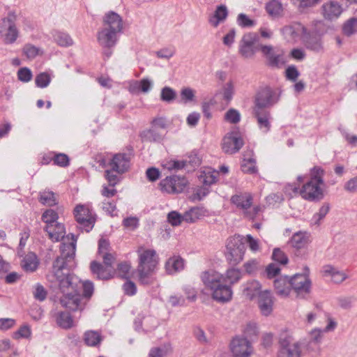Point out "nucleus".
I'll list each match as a JSON object with an SVG mask.
<instances>
[{
	"mask_svg": "<svg viewBox=\"0 0 357 357\" xmlns=\"http://www.w3.org/2000/svg\"><path fill=\"white\" fill-rule=\"evenodd\" d=\"M254 115L261 130L267 132L271 128L270 113L264 109H254Z\"/></svg>",
	"mask_w": 357,
	"mask_h": 357,
	"instance_id": "b1692460",
	"label": "nucleus"
},
{
	"mask_svg": "<svg viewBox=\"0 0 357 357\" xmlns=\"http://www.w3.org/2000/svg\"><path fill=\"white\" fill-rule=\"evenodd\" d=\"M310 269L305 268V273H297L290 277L291 290L294 291L298 297L305 298L310 293L312 282L309 278Z\"/></svg>",
	"mask_w": 357,
	"mask_h": 357,
	"instance_id": "6e6552de",
	"label": "nucleus"
},
{
	"mask_svg": "<svg viewBox=\"0 0 357 357\" xmlns=\"http://www.w3.org/2000/svg\"><path fill=\"white\" fill-rule=\"evenodd\" d=\"M31 330L29 325H23L22 326L18 331H17L15 334L14 337L15 338H29L31 337Z\"/></svg>",
	"mask_w": 357,
	"mask_h": 357,
	"instance_id": "052dcab7",
	"label": "nucleus"
},
{
	"mask_svg": "<svg viewBox=\"0 0 357 357\" xmlns=\"http://www.w3.org/2000/svg\"><path fill=\"white\" fill-rule=\"evenodd\" d=\"M257 40V36L254 33H248L243 35L239 43L238 52L241 56L245 59H250L256 52L255 44Z\"/></svg>",
	"mask_w": 357,
	"mask_h": 357,
	"instance_id": "ddd939ff",
	"label": "nucleus"
},
{
	"mask_svg": "<svg viewBox=\"0 0 357 357\" xmlns=\"http://www.w3.org/2000/svg\"><path fill=\"white\" fill-rule=\"evenodd\" d=\"M243 145V139L237 132L227 134L222 140V148L225 153L233 154L238 152Z\"/></svg>",
	"mask_w": 357,
	"mask_h": 357,
	"instance_id": "2eb2a0df",
	"label": "nucleus"
},
{
	"mask_svg": "<svg viewBox=\"0 0 357 357\" xmlns=\"http://www.w3.org/2000/svg\"><path fill=\"white\" fill-rule=\"evenodd\" d=\"M259 50L267 60V63L272 68H280L284 63L282 50L271 45H260Z\"/></svg>",
	"mask_w": 357,
	"mask_h": 357,
	"instance_id": "f8f14e48",
	"label": "nucleus"
},
{
	"mask_svg": "<svg viewBox=\"0 0 357 357\" xmlns=\"http://www.w3.org/2000/svg\"><path fill=\"white\" fill-rule=\"evenodd\" d=\"M141 137L143 142H158L162 139V135L154 129L144 131L141 134Z\"/></svg>",
	"mask_w": 357,
	"mask_h": 357,
	"instance_id": "4c0bfd02",
	"label": "nucleus"
},
{
	"mask_svg": "<svg viewBox=\"0 0 357 357\" xmlns=\"http://www.w3.org/2000/svg\"><path fill=\"white\" fill-rule=\"evenodd\" d=\"M58 218V214L52 209L45 211L42 215V220L47 225L59 224V222L56 221Z\"/></svg>",
	"mask_w": 357,
	"mask_h": 357,
	"instance_id": "09e8293b",
	"label": "nucleus"
},
{
	"mask_svg": "<svg viewBox=\"0 0 357 357\" xmlns=\"http://www.w3.org/2000/svg\"><path fill=\"white\" fill-rule=\"evenodd\" d=\"M184 268V261L179 256L170 257L165 264L166 271L169 274H174Z\"/></svg>",
	"mask_w": 357,
	"mask_h": 357,
	"instance_id": "c85d7f7f",
	"label": "nucleus"
},
{
	"mask_svg": "<svg viewBox=\"0 0 357 357\" xmlns=\"http://www.w3.org/2000/svg\"><path fill=\"white\" fill-rule=\"evenodd\" d=\"M321 10L324 18L328 20L337 18L342 12V6L339 3L333 1L324 3Z\"/></svg>",
	"mask_w": 357,
	"mask_h": 357,
	"instance_id": "4be33fe9",
	"label": "nucleus"
},
{
	"mask_svg": "<svg viewBox=\"0 0 357 357\" xmlns=\"http://www.w3.org/2000/svg\"><path fill=\"white\" fill-rule=\"evenodd\" d=\"M22 52L27 59H33L40 53V50L38 47L28 43L24 46Z\"/></svg>",
	"mask_w": 357,
	"mask_h": 357,
	"instance_id": "8fccbe9b",
	"label": "nucleus"
},
{
	"mask_svg": "<svg viewBox=\"0 0 357 357\" xmlns=\"http://www.w3.org/2000/svg\"><path fill=\"white\" fill-rule=\"evenodd\" d=\"M204 284L212 291V298L219 302H227L231 299L232 290L230 286L223 284V275L213 271H206L202 273Z\"/></svg>",
	"mask_w": 357,
	"mask_h": 357,
	"instance_id": "7ed1b4c3",
	"label": "nucleus"
},
{
	"mask_svg": "<svg viewBox=\"0 0 357 357\" xmlns=\"http://www.w3.org/2000/svg\"><path fill=\"white\" fill-rule=\"evenodd\" d=\"M300 345L280 348L278 357H300Z\"/></svg>",
	"mask_w": 357,
	"mask_h": 357,
	"instance_id": "e433bc0d",
	"label": "nucleus"
},
{
	"mask_svg": "<svg viewBox=\"0 0 357 357\" xmlns=\"http://www.w3.org/2000/svg\"><path fill=\"white\" fill-rule=\"evenodd\" d=\"M39 200L43 204L50 206H54L57 204L56 195L52 191L45 190L40 192Z\"/></svg>",
	"mask_w": 357,
	"mask_h": 357,
	"instance_id": "58836bf2",
	"label": "nucleus"
},
{
	"mask_svg": "<svg viewBox=\"0 0 357 357\" xmlns=\"http://www.w3.org/2000/svg\"><path fill=\"white\" fill-rule=\"evenodd\" d=\"M185 165L186 162L184 160H170L162 163V167L169 171L182 169Z\"/></svg>",
	"mask_w": 357,
	"mask_h": 357,
	"instance_id": "a18cd8bd",
	"label": "nucleus"
},
{
	"mask_svg": "<svg viewBox=\"0 0 357 357\" xmlns=\"http://www.w3.org/2000/svg\"><path fill=\"white\" fill-rule=\"evenodd\" d=\"M243 294L250 301L257 298L263 291L261 283L256 280H251L243 284Z\"/></svg>",
	"mask_w": 357,
	"mask_h": 357,
	"instance_id": "412c9836",
	"label": "nucleus"
},
{
	"mask_svg": "<svg viewBox=\"0 0 357 357\" xmlns=\"http://www.w3.org/2000/svg\"><path fill=\"white\" fill-rule=\"evenodd\" d=\"M51 81L50 75L47 73H41L38 74L35 79L36 84L38 87H47Z\"/></svg>",
	"mask_w": 357,
	"mask_h": 357,
	"instance_id": "864d4df0",
	"label": "nucleus"
},
{
	"mask_svg": "<svg viewBox=\"0 0 357 357\" xmlns=\"http://www.w3.org/2000/svg\"><path fill=\"white\" fill-rule=\"evenodd\" d=\"M242 171L248 174H255L257 172L256 160L253 158L252 151H249L243 155L241 165Z\"/></svg>",
	"mask_w": 357,
	"mask_h": 357,
	"instance_id": "7c9ffc66",
	"label": "nucleus"
},
{
	"mask_svg": "<svg viewBox=\"0 0 357 357\" xmlns=\"http://www.w3.org/2000/svg\"><path fill=\"white\" fill-rule=\"evenodd\" d=\"M231 202L243 213L252 206L253 196L250 192H238L231 196Z\"/></svg>",
	"mask_w": 357,
	"mask_h": 357,
	"instance_id": "a211bd4d",
	"label": "nucleus"
},
{
	"mask_svg": "<svg viewBox=\"0 0 357 357\" xmlns=\"http://www.w3.org/2000/svg\"><path fill=\"white\" fill-rule=\"evenodd\" d=\"M130 157L126 153H117L109 162L112 170L119 174L128 171L130 167Z\"/></svg>",
	"mask_w": 357,
	"mask_h": 357,
	"instance_id": "6ab92c4d",
	"label": "nucleus"
},
{
	"mask_svg": "<svg viewBox=\"0 0 357 357\" xmlns=\"http://www.w3.org/2000/svg\"><path fill=\"white\" fill-rule=\"evenodd\" d=\"M300 29V24H292L284 26L281 29V32L286 38V40H287L288 41H292L294 40L299 35Z\"/></svg>",
	"mask_w": 357,
	"mask_h": 357,
	"instance_id": "72a5a7b5",
	"label": "nucleus"
},
{
	"mask_svg": "<svg viewBox=\"0 0 357 357\" xmlns=\"http://www.w3.org/2000/svg\"><path fill=\"white\" fill-rule=\"evenodd\" d=\"M188 182L185 177L179 176H167L160 181L159 186L162 192L169 194H178L182 192Z\"/></svg>",
	"mask_w": 357,
	"mask_h": 357,
	"instance_id": "1a4fd4ad",
	"label": "nucleus"
},
{
	"mask_svg": "<svg viewBox=\"0 0 357 357\" xmlns=\"http://www.w3.org/2000/svg\"><path fill=\"white\" fill-rule=\"evenodd\" d=\"M91 270L92 273L100 280H109L112 277L114 273L113 268L104 267L101 264L95 261L91 263Z\"/></svg>",
	"mask_w": 357,
	"mask_h": 357,
	"instance_id": "393cba45",
	"label": "nucleus"
},
{
	"mask_svg": "<svg viewBox=\"0 0 357 357\" xmlns=\"http://www.w3.org/2000/svg\"><path fill=\"white\" fill-rule=\"evenodd\" d=\"M102 208L107 213L111 216H114V213L116 209V203L114 201H110L104 199L102 202Z\"/></svg>",
	"mask_w": 357,
	"mask_h": 357,
	"instance_id": "680f3d73",
	"label": "nucleus"
},
{
	"mask_svg": "<svg viewBox=\"0 0 357 357\" xmlns=\"http://www.w3.org/2000/svg\"><path fill=\"white\" fill-rule=\"evenodd\" d=\"M245 252V243L241 236L234 235L227 239L225 257L231 265L239 264L243 259Z\"/></svg>",
	"mask_w": 357,
	"mask_h": 357,
	"instance_id": "423d86ee",
	"label": "nucleus"
},
{
	"mask_svg": "<svg viewBox=\"0 0 357 357\" xmlns=\"http://www.w3.org/2000/svg\"><path fill=\"white\" fill-rule=\"evenodd\" d=\"M218 173L217 172H211V171L204 172L201 175L203 183L206 185H211L216 182Z\"/></svg>",
	"mask_w": 357,
	"mask_h": 357,
	"instance_id": "4d7b16f0",
	"label": "nucleus"
},
{
	"mask_svg": "<svg viewBox=\"0 0 357 357\" xmlns=\"http://www.w3.org/2000/svg\"><path fill=\"white\" fill-rule=\"evenodd\" d=\"M228 10L225 5L218 6L214 14L209 18V23L213 27H217L219 24L223 22L227 17Z\"/></svg>",
	"mask_w": 357,
	"mask_h": 357,
	"instance_id": "cd10ccee",
	"label": "nucleus"
},
{
	"mask_svg": "<svg viewBox=\"0 0 357 357\" xmlns=\"http://www.w3.org/2000/svg\"><path fill=\"white\" fill-rule=\"evenodd\" d=\"M258 307L264 316H268L273 309V296L269 290H264L257 297Z\"/></svg>",
	"mask_w": 357,
	"mask_h": 357,
	"instance_id": "dca6fc26",
	"label": "nucleus"
},
{
	"mask_svg": "<svg viewBox=\"0 0 357 357\" xmlns=\"http://www.w3.org/2000/svg\"><path fill=\"white\" fill-rule=\"evenodd\" d=\"M123 30V20L119 15L111 11L103 17L102 28L98 32L97 39L103 48L111 49L116 44L118 33Z\"/></svg>",
	"mask_w": 357,
	"mask_h": 357,
	"instance_id": "f03ea898",
	"label": "nucleus"
},
{
	"mask_svg": "<svg viewBox=\"0 0 357 357\" xmlns=\"http://www.w3.org/2000/svg\"><path fill=\"white\" fill-rule=\"evenodd\" d=\"M17 15L12 12L0 21V35L6 44L14 43L19 37L20 31L16 26Z\"/></svg>",
	"mask_w": 357,
	"mask_h": 357,
	"instance_id": "0eeeda50",
	"label": "nucleus"
},
{
	"mask_svg": "<svg viewBox=\"0 0 357 357\" xmlns=\"http://www.w3.org/2000/svg\"><path fill=\"white\" fill-rule=\"evenodd\" d=\"M225 119L231 123L236 124L241 120L240 113L235 109H229L225 114Z\"/></svg>",
	"mask_w": 357,
	"mask_h": 357,
	"instance_id": "6e6d98bb",
	"label": "nucleus"
},
{
	"mask_svg": "<svg viewBox=\"0 0 357 357\" xmlns=\"http://www.w3.org/2000/svg\"><path fill=\"white\" fill-rule=\"evenodd\" d=\"M311 242L310 234L307 231H299L293 234L289 243L296 250L305 248Z\"/></svg>",
	"mask_w": 357,
	"mask_h": 357,
	"instance_id": "aec40b11",
	"label": "nucleus"
},
{
	"mask_svg": "<svg viewBox=\"0 0 357 357\" xmlns=\"http://www.w3.org/2000/svg\"><path fill=\"white\" fill-rule=\"evenodd\" d=\"M322 272L324 276H330L335 283H341L344 281L347 275L342 271L337 270L331 265H326L323 267Z\"/></svg>",
	"mask_w": 357,
	"mask_h": 357,
	"instance_id": "a878e982",
	"label": "nucleus"
},
{
	"mask_svg": "<svg viewBox=\"0 0 357 357\" xmlns=\"http://www.w3.org/2000/svg\"><path fill=\"white\" fill-rule=\"evenodd\" d=\"M34 298L40 301H43L47 297V291L40 284H38L35 287V291H33Z\"/></svg>",
	"mask_w": 357,
	"mask_h": 357,
	"instance_id": "69168bd1",
	"label": "nucleus"
},
{
	"mask_svg": "<svg viewBox=\"0 0 357 357\" xmlns=\"http://www.w3.org/2000/svg\"><path fill=\"white\" fill-rule=\"evenodd\" d=\"M267 13L273 17H280L283 14V6L279 0H271L266 4Z\"/></svg>",
	"mask_w": 357,
	"mask_h": 357,
	"instance_id": "2f4dec72",
	"label": "nucleus"
},
{
	"mask_svg": "<svg viewBox=\"0 0 357 357\" xmlns=\"http://www.w3.org/2000/svg\"><path fill=\"white\" fill-rule=\"evenodd\" d=\"M202 215V210L198 207L192 208L183 215V221L189 223L195 222Z\"/></svg>",
	"mask_w": 357,
	"mask_h": 357,
	"instance_id": "ea45409f",
	"label": "nucleus"
},
{
	"mask_svg": "<svg viewBox=\"0 0 357 357\" xmlns=\"http://www.w3.org/2000/svg\"><path fill=\"white\" fill-rule=\"evenodd\" d=\"M45 230L52 241L63 242L61 246V255L53 263L52 272L59 282L61 289L68 287L71 282L69 279V269L73 266V261L75 255L76 239L73 235L64 238L66 230L61 223L46 225Z\"/></svg>",
	"mask_w": 357,
	"mask_h": 357,
	"instance_id": "f257e3e1",
	"label": "nucleus"
},
{
	"mask_svg": "<svg viewBox=\"0 0 357 357\" xmlns=\"http://www.w3.org/2000/svg\"><path fill=\"white\" fill-rule=\"evenodd\" d=\"M56 43L61 46H70L73 45V40L70 36L66 33L56 32L54 36Z\"/></svg>",
	"mask_w": 357,
	"mask_h": 357,
	"instance_id": "c03bdc74",
	"label": "nucleus"
},
{
	"mask_svg": "<svg viewBox=\"0 0 357 357\" xmlns=\"http://www.w3.org/2000/svg\"><path fill=\"white\" fill-rule=\"evenodd\" d=\"M280 268L275 263L269 264L265 268L264 274L268 279H275L280 277Z\"/></svg>",
	"mask_w": 357,
	"mask_h": 357,
	"instance_id": "37998d69",
	"label": "nucleus"
},
{
	"mask_svg": "<svg viewBox=\"0 0 357 357\" xmlns=\"http://www.w3.org/2000/svg\"><path fill=\"white\" fill-rule=\"evenodd\" d=\"M237 22L238 25L242 27H250L255 24V22L243 13H241L238 15Z\"/></svg>",
	"mask_w": 357,
	"mask_h": 357,
	"instance_id": "338daca9",
	"label": "nucleus"
},
{
	"mask_svg": "<svg viewBox=\"0 0 357 357\" xmlns=\"http://www.w3.org/2000/svg\"><path fill=\"white\" fill-rule=\"evenodd\" d=\"M139 265L137 271L140 281L146 282L148 276L154 271L158 264L156 252L154 250H144L140 248L137 250Z\"/></svg>",
	"mask_w": 357,
	"mask_h": 357,
	"instance_id": "39448f33",
	"label": "nucleus"
},
{
	"mask_svg": "<svg viewBox=\"0 0 357 357\" xmlns=\"http://www.w3.org/2000/svg\"><path fill=\"white\" fill-rule=\"evenodd\" d=\"M262 212V208L259 205H256L254 206H251L249 209L245 210L243 215L244 218H248L249 220H254L257 218L259 214Z\"/></svg>",
	"mask_w": 357,
	"mask_h": 357,
	"instance_id": "603ef678",
	"label": "nucleus"
},
{
	"mask_svg": "<svg viewBox=\"0 0 357 357\" xmlns=\"http://www.w3.org/2000/svg\"><path fill=\"white\" fill-rule=\"evenodd\" d=\"M39 265L37 256L33 252L28 253L22 260L21 266L26 272L35 271Z\"/></svg>",
	"mask_w": 357,
	"mask_h": 357,
	"instance_id": "c756f323",
	"label": "nucleus"
},
{
	"mask_svg": "<svg viewBox=\"0 0 357 357\" xmlns=\"http://www.w3.org/2000/svg\"><path fill=\"white\" fill-rule=\"evenodd\" d=\"M243 268L246 273L252 275H255L258 272L261 266L258 260L251 259L243 264Z\"/></svg>",
	"mask_w": 357,
	"mask_h": 357,
	"instance_id": "79ce46f5",
	"label": "nucleus"
},
{
	"mask_svg": "<svg viewBox=\"0 0 357 357\" xmlns=\"http://www.w3.org/2000/svg\"><path fill=\"white\" fill-rule=\"evenodd\" d=\"M273 259L280 264L285 265L288 263L289 259L286 254L280 248H275L272 255Z\"/></svg>",
	"mask_w": 357,
	"mask_h": 357,
	"instance_id": "5fc2aeb1",
	"label": "nucleus"
},
{
	"mask_svg": "<svg viewBox=\"0 0 357 357\" xmlns=\"http://www.w3.org/2000/svg\"><path fill=\"white\" fill-rule=\"evenodd\" d=\"M167 220L172 226H178L183 221V215L176 211H171L167 215Z\"/></svg>",
	"mask_w": 357,
	"mask_h": 357,
	"instance_id": "bf43d9fd",
	"label": "nucleus"
},
{
	"mask_svg": "<svg viewBox=\"0 0 357 357\" xmlns=\"http://www.w3.org/2000/svg\"><path fill=\"white\" fill-rule=\"evenodd\" d=\"M176 93L173 89L169 86H165L162 89L160 93V99L162 101L171 102L176 99Z\"/></svg>",
	"mask_w": 357,
	"mask_h": 357,
	"instance_id": "49530a36",
	"label": "nucleus"
},
{
	"mask_svg": "<svg viewBox=\"0 0 357 357\" xmlns=\"http://www.w3.org/2000/svg\"><path fill=\"white\" fill-rule=\"evenodd\" d=\"M181 98L185 103L191 102L195 98V91L190 88H183L181 91Z\"/></svg>",
	"mask_w": 357,
	"mask_h": 357,
	"instance_id": "0e129e2a",
	"label": "nucleus"
},
{
	"mask_svg": "<svg viewBox=\"0 0 357 357\" xmlns=\"http://www.w3.org/2000/svg\"><path fill=\"white\" fill-rule=\"evenodd\" d=\"M81 296L79 294H67L60 299V303L64 307L71 310H82Z\"/></svg>",
	"mask_w": 357,
	"mask_h": 357,
	"instance_id": "5701e85b",
	"label": "nucleus"
},
{
	"mask_svg": "<svg viewBox=\"0 0 357 357\" xmlns=\"http://www.w3.org/2000/svg\"><path fill=\"white\" fill-rule=\"evenodd\" d=\"M324 169L319 167H314L311 169L310 180L304 184L299 190V193L303 199L316 201L323 198V190L320 185L324 184Z\"/></svg>",
	"mask_w": 357,
	"mask_h": 357,
	"instance_id": "20e7f679",
	"label": "nucleus"
},
{
	"mask_svg": "<svg viewBox=\"0 0 357 357\" xmlns=\"http://www.w3.org/2000/svg\"><path fill=\"white\" fill-rule=\"evenodd\" d=\"M330 208L331 206L328 203H324L319 209V211L313 215L312 218V224L317 226L320 225L321 221L329 212Z\"/></svg>",
	"mask_w": 357,
	"mask_h": 357,
	"instance_id": "c9c22d12",
	"label": "nucleus"
},
{
	"mask_svg": "<svg viewBox=\"0 0 357 357\" xmlns=\"http://www.w3.org/2000/svg\"><path fill=\"white\" fill-rule=\"evenodd\" d=\"M343 32L348 36L357 32V19L349 20L343 26Z\"/></svg>",
	"mask_w": 357,
	"mask_h": 357,
	"instance_id": "3c124183",
	"label": "nucleus"
},
{
	"mask_svg": "<svg viewBox=\"0 0 357 357\" xmlns=\"http://www.w3.org/2000/svg\"><path fill=\"white\" fill-rule=\"evenodd\" d=\"M19 80L23 82H28L32 78V73L28 68H22L17 72Z\"/></svg>",
	"mask_w": 357,
	"mask_h": 357,
	"instance_id": "e2e57ef3",
	"label": "nucleus"
},
{
	"mask_svg": "<svg viewBox=\"0 0 357 357\" xmlns=\"http://www.w3.org/2000/svg\"><path fill=\"white\" fill-rule=\"evenodd\" d=\"M278 98L269 87L261 89L256 95L254 109H264L277 102Z\"/></svg>",
	"mask_w": 357,
	"mask_h": 357,
	"instance_id": "4468645a",
	"label": "nucleus"
},
{
	"mask_svg": "<svg viewBox=\"0 0 357 357\" xmlns=\"http://www.w3.org/2000/svg\"><path fill=\"white\" fill-rule=\"evenodd\" d=\"M55 321L58 326L63 329H70L74 326V321L70 313L67 312H57L54 314Z\"/></svg>",
	"mask_w": 357,
	"mask_h": 357,
	"instance_id": "bb28decb",
	"label": "nucleus"
},
{
	"mask_svg": "<svg viewBox=\"0 0 357 357\" xmlns=\"http://www.w3.org/2000/svg\"><path fill=\"white\" fill-rule=\"evenodd\" d=\"M273 287L278 296L282 298L288 297L292 291L290 277L287 275L278 277L273 280Z\"/></svg>",
	"mask_w": 357,
	"mask_h": 357,
	"instance_id": "f3484780",
	"label": "nucleus"
},
{
	"mask_svg": "<svg viewBox=\"0 0 357 357\" xmlns=\"http://www.w3.org/2000/svg\"><path fill=\"white\" fill-rule=\"evenodd\" d=\"M74 215L81 229L89 232L92 229L95 223L91 211L85 205H77L74 209Z\"/></svg>",
	"mask_w": 357,
	"mask_h": 357,
	"instance_id": "9d476101",
	"label": "nucleus"
},
{
	"mask_svg": "<svg viewBox=\"0 0 357 357\" xmlns=\"http://www.w3.org/2000/svg\"><path fill=\"white\" fill-rule=\"evenodd\" d=\"M234 357H250L254 351L252 343L245 337H236L229 344Z\"/></svg>",
	"mask_w": 357,
	"mask_h": 357,
	"instance_id": "9b49d317",
	"label": "nucleus"
},
{
	"mask_svg": "<svg viewBox=\"0 0 357 357\" xmlns=\"http://www.w3.org/2000/svg\"><path fill=\"white\" fill-rule=\"evenodd\" d=\"M280 348L289 347L291 346L300 345L298 342H294L291 334L288 331L282 332L279 339Z\"/></svg>",
	"mask_w": 357,
	"mask_h": 357,
	"instance_id": "a19ab883",
	"label": "nucleus"
},
{
	"mask_svg": "<svg viewBox=\"0 0 357 357\" xmlns=\"http://www.w3.org/2000/svg\"><path fill=\"white\" fill-rule=\"evenodd\" d=\"M223 99L227 102H230L234 93V85L232 81L227 82L222 89Z\"/></svg>",
	"mask_w": 357,
	"mask_h": 357,
	"instance_id": "de8ad7c7",
	"label": "nucleus"
},
{
	"mask_svg": "<svg viewBox=\"0 0 357 357\" xmlns=\"http://www.w3.org/2000/svg\"><path fill=\"white\" fill-rule=\"evenodd\" d=\"M344 189L349 193L357 192V176L350 178L344 185Z\"/></svg>",
	"mask_w": 357,
	"mask_h": 357,
	"instance_id": "774afa93",
	"label": "nucleus"
},
{
	"mask_svg": "<svg viewBox=\"0 0 357 357\" xmlns=\"http://www.w3.org/2000/svg\"><path fill=\"white\" fill-rule=\"evenodd\" d=\"M224 279H222L223 284L229 283V286L231 287L238 282L242 278V272L240 269L236 268H231L227 270L225 275H223Z\"/></svg>",
	"mask_w": 357,
	"mask_h": 357,
	"instance_id": "473e14b6",
	"label": "nucleus"
},
{
	"mask_svg": "<svg viewBox=\"0 0 357 357\" xmlns=\"http://www.w3.org/2000/svg\"><path fill=\"white\" fill-rule=\"evenodd\" d=\"M102 340V336L98 331H87L84 334V343L89 347L99 345Z\"/></svg>",
	"mask_w": 357,
	"mask_h": 357,
	"instance_id": "f704fd0d",
	"label": "nucleus"
},
{
	"mask_svg": "<svg viewBox=\"0 0 357 357\" xmlns=\"http://www.w3.org/2000/svg\"><path fill=\"white\" fill-rule=\"evenodd\" d=\"M305 47L312 51L318 52L321 49V43L318 38L310 37L305 41Z\"/></svg>",
	"mask_w": 357,
	"mask_h": 357,
	"instance_id": "13d9d810",
	"label": "nucleus"
}]
</instances>
